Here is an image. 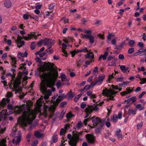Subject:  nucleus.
I'll return each instance as SVG.
<instances>
[{"label": "nucleus", "mask_w": 146, "mask_h": 146, "mask_svg": "<svg viewBox=\"0 0 146 146\" xmlns=\"http://www.w3.org/2000/svg\"><path fill=\"white\" fill-rule=\"evenodd\" d=\"M7 109L9 110V112L6 110H3L0 113V121L3 120L2 124L3 125L7 123L8 120L6 118L5 115L11 114L13 112L12 110H14L17 114L22 113V116L19 117L18 119V122L24 129L32 123L33 120L36 117V115L40 111L39 108L33 110L30 109L29 106L27 105L17 106L14 108L12 105L8 104Z\"/></svg>", "instance_id": "obj_2"}, {"label": "nucleus", "mask_w": 146, "mask_h": 146, "mask_svg": "<svg viewBox=\"0 0 146 146\" xmlns=\"http://www.w3.org/2000/svg\"><path fill=\"white\" fill-rule=\"evenodd\" d=\"M67 137L68 139L70 140L68 141L69 145L70 146H76V144L78 141V135H76L72 137L71 135L70 134H69Z\"/></svg>", "instance_id": "obj_6"}, {"label": "nucleus", "mask_w": 146, "mask_h": 146, "mask_svg": "<svg viewBox=\"0 0 146 146\" xmlns=\"http://www.w3.org/2000/svg\"><path fill=\"white\" fill-rule=\"evenodd\" d=\"M112 87L113 89H115L116 90H118L119 91H121V89L119 88H118V87L115 86L113 85H112Z\"/></svg>", "instance_id": "obj_59"}, {"label": "nucleus", "mask_w": 146, "mask_h": 146, "mask_svg": "<svg viewBox=\"0 0 146 146\" xmlns=\"http://www.w3.org/2000/svg\"><path fill=\"white\" fill-rule=\"evenodd\" d=\"M58 94H54L53 97H52V99L51 100L52 102H50V103H51L50 105L48 106L45 105L44 107V112L43 113H42L40 111H40L38 113H40V114H43L44 115L45 117L49 115L50 113H51V115H50V117H52V113L55 109L56 106V104L58 103L56 102H53V100H55V99L58 96ZM42 99L41 98L38 99L37 101V104L38 106V107L36 108L37 109L38 108H40V107L41 106L42 103Z\"/></svg>", "instance_id": "obj_3"}, {"label": "nucleus", "mask_w": 146, "mask_h": 146, "mask_svg": "<svg viewBox=\"0 0 146 146\" xmlns=\"http://www.w3.org/2000/svg\"><path fill=\"white\" fill-rule=\"evenodd\" d=\"M81 35L82 36V37L84 39L86 38L88 39L90 36V35H83L82 34Z\"/></svg>", "instance_id": "obj_44"}, {"label": "nucleus", "mask_w": 146, "mask_h": 146, "mask_svg": "<svg viewBox=\"0 0 146 146\" xmlns=\"http://www.w3.org/2000/svg\"><path fill=\"white\" fill-rule=\"evenodd\" d=\"M146 93V92L144 91L143 92L139 95L138 96V98L139 99L141 98Z\"/></svg>", "instance_id": "obj_56"}, {"label": "nucleus", "mask_w": 146, "mask_h": 146, "mask_svg": "<svg viewBox=\"0 0 146 146\" xmlns=\"http://www.w3.org/2000/svg\"><path fill=\"white\" fill-rule=\"evenodd\" d=\"M38 36V35H37L35 34V33H32L28 34L27 36H23L22 37L19 35L17 37V39L15 40V42H18V41H21V40L22 38L27 40H31L33 37L35 38H36Z\"/></svg>", "instance_id": "obj_7"}, {"label": "nucleus", "mask_w": 146, "mask_h": 146, "mask_svg": "<svg viewBox=\"0 0 146 146\" xmlns=\"http://www.w3.org/2000/svg\"><path fill=\"white\" fill-rule=\"evenodd\" d=\"M95 82L96 84V85L98 86L100 85L103 82L102 81L98 80H96L95 81Z\"/></svg>", "instance_id": "obj_55"}, {"label": "nucleus", "mask_w": 146, "mask_h": 146, "mask_svg": "<svg viewBox=\"0 0 146 146\" xmlns=\"http://www.w3.org/2000/svg\"><path fill=\"white\" fill-rule=\"evenodd\" d=\"M108 54V52L106 51L104 55H101L99 57V60H100L101 58H103V60H105L107 58Z\"/></svg>", "instance_id": "obj_21"}, {"label": "nucleus", "mask_w": 146, "mask_h": 146, "mask_svg": "<svg viewBox=\"0 0 146 146\" xmlns=\"http://www.w3.org/2000/svg\"><path fill=\"white\" fill-rule=\"evenodd\" d=\"M21 139V136L19 135L18 137L17 138V139H14L13 140V143L15 145L16 144L15 146H19V143Z\"/></svg>", "instance_id": "obj_14"}, {"label": "nucleus", "mask_w": 146, "mask_h": 146, "mask_svg": "<svg viewBox=\"0 0 146 146\" xmlns=\"http://www.w3.org/2000/svg\"><path fill=\"white\" fill-rule=\"evenodd\" d=\"M35 42H33L31 44V48L32 50H33L35 48Z\"/></svg>", "instance_id": "obj_47"}, {"label": "nucleus", "mask_w": 146, "mask_h": 146, "mask_svg": "<svg viewBox=\"0 0 146 146\" xmlns=\"http://www.w3.org/2000/svg\"><path fill=\"white\" fill-rule=\"evenodd\" d=\"M117 38H114L112 39L111 42L113 45H115Z\"/></svg>", "instance_id": "obj_45"}, {"label": "nucleus", "mask_w": 146, "mask_h": 146, "mask_svg": "<svg viewBox=\"0 0 146 146\" xmlns=\"http://www.w3.org/2000/svg\"><path fill=\"white\" fill-rule=\"evenodd\" d=\"M84 32L85 33L89 34H90V35L92 33V31L91 30H87L86 29H84Z\"/></svg>", "instance_id": "obj_58"}, {"label": "nucleus", "mask_w": 146, "mask_h": 146, "mask_svg": "<svg viewBox=\"0 0 146 146\" xmlns=\"http://www.w3.org/2000/svg\"><path fill=\"white\" fill-rule=\"evenodd\" d=\"M112 59H113L114 60H115V61H116L117 60V58H115L114 56H110L108 57L107 61H109L111 60Z\"/></svg>", "instance_id": "obj_28"}, {"label": "nucleus", "mask_w": 146, "mask_h": 146, "mask_svg": "<svg viewBox=\"0 0 146 146\" xmlns=\"http://www.w3.org/2000/svg\"><path fill=\"white\" fill-rule=\"evenodd\" d=\"M42 44H44V40H40L37 43V45L38 46H40Z\"/></svg>", "instance_id": "obj_50"}, {"label": "nucleus", "mask_w": 146, "mask_h": 146, "mask_svg": "<svg viewBox=\"0 0 146 146\" xmlns=\"http://www.w3.org/2000/svg\"><path fill=\"white\" fill-rule=\"evenodd\" d=\"M74 115L70 113H68L66 115V117L67 118H69L70 117H73Z\"/></svg>", "instance_id": "obj_52"}, {"label": "nucleus", "mask_w": 146, "mask_h": 146, "mask_svg": "<svg viewBox=\"0 0 146 146\" xmlns=\"http://www.w3.org/2000/svg\"><path fill=\"white\" fill-rule=\"evenodd\" d=\"M38 143V140H36L34 141L32 143L33 146H36Z\"/></svg>", "instance_id": "obj_60"}, {"label": "nucleus", "mask_w": 146, "mask_h": 146, "mask_svg": "<svg viewBox=\"0 0 146 146\" xmlns=\"http://www.w3.org/2000/svg\"><path fill=\"white\" fill-rule=\"evenodd\" d=\"M122 116V113L121 112L119 111L118 113L117 117L118 119H121Z\"/></svg>", "instance_id": "obj_40"}, {"label": "nucleus", "mask_w": 146, "mask_h": 146, "mask_svg": "<svg viewBox=\"0 0 146 146\" xmlns=\"http://www.w3.org/2000/svg\"><path fill=\"white\" fill-rule=\"evenodd\" d=\"M35 135L37 138H40L42 136V134L38 131H36L35 133Z\"/></svg>", "instance_id": "obj_30"}, {"label": "nucleus", "mask_w": 146, "mask_h": 146, "mask_svg": "<svg viewBox=\"0 0 146 146\" xmlns=\"http://www.w3.org/2000/svg\"><path fill=\"white\" fill-rule=\"evenodd\" d=\"M58 140L57 135L54 134L52 138L51 141L54 143L56 142Z\"/></svg>", "instance_id": "obj_27"}, {"label": "nucleus", "mask_w": 146, "mask_h": 146, "mask_svg": "<svg viewBox=\"0 0 146 146\" xmlns=\"http://www.w3.org/2000/svg\"><path fill=\"white\" fill-rule=\"evenodd\" d=\"M6 76V77H9L11 79V84L9 86V87L11 89H13V90H15L16 92H19V88H15L13 87L12 84H14L15 80L13 81V80L15 78V75H13V74L9 73L7 74Z\"/></svg>", "instance_id": "obj_8"}, {"label": "nucleus", "mask_w": 146, "mask_h": 146, "mask_svg": "<svg viewBox=\"0 0 146 146\" xmlns=\"http://www.w3.org/2000/svg\"><path fill=\"white\" fill-rule=\"evenodd\" d=\"M12 96V94L11 92H8L6 95L7 98H3L1 101L0 102V108L2 109L6 104L9 102L10 100L8 98L11 97Z\"/></svg>", "instance_id": "obj_9"}, {"label": "nucleus", "mask_w": 146, "mask_h": 146, "mask_svg": "<svg viewBox=\"0 0 146 146\" xmlns=\"http://www.w3.org/2000/svg\"><path fill=\"white\" fill-rule=\"evenodd\" d=\"M65 132V130L64 128H62L60 129V135H64Z\"/></svg>", "instance_id": "obj_41"}, {"label": "nucleus", "mask_w": 146, "mask_h": 146, "mask_svg": "<svg viewBox=\"0 0 146 146\" xmlns=\"http://www.w3.org/2000/svg\"><path fill=\"white\" fill-rule=\"evenodd\" d=\"M118 58L120 60H122L124 59V55L122 54H120L118 56Z\"/></svg>", "instance_id": "obj_61"}, {"label": "nucleus", "mask_w": 146, "mask_h": 146, "mask_svg": "<svg viewBox=\"0 0 146 146\" xmlns=\"http://www.w3.org/2000/svg\"><path fill=\"white\" fill-rule=\"evenodd\" d=\"M65 112H66V110H63L62 112H61V113L59 117V118L60 119H62L65 113Z\"/></svg>", "instance_id": "obj_46"}, {"label": "nucleus", "mask_w": 146, "mask_h": 146, "mask_svg": "<svg viewBox=\"0 0 146 146\" xmlns=\"http://www.w3.org/2000/svg\"><path fill=\"white\" fill-rule=\"evenodd\" d=\"M85 56L87 58H89L90 59L92 58H94V55L91 52H88V53L86 54Z\"/></svg>", "instance_id": "obj_23"}, {"label": "nucleus", "mask_w": 146, "mask_h": 146, "mask_svg": "<svg viewBox=\"0 0 146 146\" xmlns=\"http://www.w3.org/2000/svg\"><path fill=\"white\" fill-rule=\"evenodd\" d=\"M92 121L94 125L96 126L100 122V119L99 118L94 117L92 118Z\"/></svg>", "instance_id": "obj_16"}, {"label": "nucleus", "mask_w": 146, "mask_h": 146, "mask_svg": "<svg viewBox=\"0 0 146 146\" xmlns=\"http://www.w3.org/2000/svg\"><path fill=\"white\" fill-rule=\"evenodd\" d=\"M78 52H78V50L77 51L75 50L71 52V54L72 56H74L75 55V54Z\"/></svg>", "instance_id": "obj_53"}, {"label": "nucleus", "mask_w": 146, "mask_h": 146, "mask_svg": "<svg viewBox=\"0 0 146 146\" xmlns=\"http://www.w3.org/2000/svg\"><path fill=\"white\" fill-rule=\"evenodd\" d=\"M134 51V49L133 48H129L128 50V53L129 54H131Z\"/></svg>", "instance_id": "obj_51"}, {"label": "nucleus", "mask_w": 146, "mask_h": 146, "mask_svg": "<svg viewBox=\"0 0 146 146\" xmlns=\"http://www.w3.org/2000/svg\"><path fill=\"white\" fill-rule=\"evenodd\" d=\"M65 141L64 139H62L61 140V143L60 146H65L66 143H65Z\"/></svg>", "instance_id": "obj_57"}, {"label": "nucleus", "mask_w": 146, "mask_h": 146, "mask_svg": "<svg viewBox=\"0 0 146 146\" xmlns=\"http://www.w3.org/2000/svg\"><path fill=\"white\" fill-rule=\"evenodd\" d=\"M99 110L98 107L96 106H89L86 109V114L84 116V118H87L89 116V114L92 111H97Z\"/></svg>", "instance_id": "obj_10"}, {"label": "nucleus", "mask_w": 146, "mask_h": 146, "mask_svg": "<svg viewBox=\"0 0 146 146\" xmlns=\"http://www.w3.org/2000/svg\"><path fill=\"white\" fill-rule=\"evenodd\" d=\"M126 91H124L120 93L121 95L122 96H124L127 94L132 93L133 92L132 88L131 89L130 88L128 87L126 88Z\"/></svg>", "instance_id": "obj_13"}, {"label": "nucleus", "mask_w": 146, "mask_h": 146, "mask_svg": "<svg viewBox=\"0 0 146 146\" xmlns=\"http://www.w3.org/2000/svg\"><path fill=\"white\" fill-rule=\"evenodd\" d=\"M118 119L117 115L116 114H115L113 115V118H111V120L113 123H115L117 121Z\"/></svg>", "instance_id": "obj_32"}, {"label": "nucleus", "mask_w": 146, "mask_h": 146, "mask_svg": "<svg viewBox=\"0 0 146 146\" xmlns=\"http://www.w3.org/2000/svg\"><path fill=\"white\" fill-rule=\"evenodd\" d=\"M5 139L1 140L0 141V146H6L5 144Z\"/></svg>", "instance_id": "obj_35"}, {"label": "nucleus", "mask_w": 146, "mask_h": 146, "mask_svg": "<svg viewBox=\"0 0 146 146\" xmlns=\"http://www.w3.org/2000/svg\"><path fill=\"white\" fill-rule=\"evenodd\" d=\"M96 96L94 94H92L90 97L91 98L93 99V102L97 103V102L96 100H95L94 99L96 98Z\"/></svg>", "instance_id": "obj_43"}, {"label": "nucleus", "mask_w": 146, "mask_h": 146, "mask_svg": "<svg viewBox=\"0 0 146 146\" xmlns=\"http://www.w3.org/2000/svg\"><path fill=\"white\" fill-rule=\"evenodd\" d=\"M60 76L62 81L65 80L66 79V76L64 74H61Z\"/></svg>", "instance_id": "obj_49"}, {"label": "nucleus", "mask_w": 146, "mask_h": 146, "mask_svg": "<svg viewBox=\"0 0 146 146\" xmlns=\"http://www.w3.org/2000/svg\"><path fill=\"white\" fill-rule=\"evenodd\" d=\"M118 92H115L112 90H108L106 88L103 90L102 94L103 96L109 98L111 100H114V96Z\"/></svg>", "instance_id": "obj_5"}, {"label": "nucleus", "mask_w": 146, "mask_h": 146, "mask_svg": "<svg viewBox=\"0 0 146 146\" xmlns=\"http://www.w3.org/2000/svg\"><path fill=\"white\" fill-rule=\"evenodd\" d=\"M82 123L80 121L77 124V127L78 128H80L81 127V126H82Z\"/></svg>", "instance_id": "obj_62"}, {"label": "nucleus", "mask_w": 146, "mask_h": 146, "mask_svg": "<svg viewBox=\"0 0 146 146\" xmlns=\"http://www.w3.org/2000/svg\"><path fill=\"white\" fill-rule=\"evenodd\" d=\"M88 52V51L86 48H84L83 49L81 50H78V52Z\"/></svg>", "instance_id": "obj_42"}, {"label": "nucleus", "mask_w": 146, "mask_h": 146, "mask_svg": "<svg viewBox=\"0 0 146 146\" xmlns=\"http://www.w3.org/2000/svg\"><path fill=\"white\" fill-rule=\"evenodd\" d=\"M120 68L122 71L123 72H125L129 69L128 67H126L125 65H119Z\"/></svg>", "instance_id": "obj_22"}, {"label": "nucleus", "mask_w": 146, "mask_h": 146, "mask_svg": "<svg viewBox=\"0 0 146 146\" xmlns=\"http://www.w3.org/2000/svg\"><path fill=\"white\" fill-rule=\"evenodd\" d=\"M91 88L90 86V85L88 84L86 85L84 88L82 90V91H83L84 90H89L90 88Z\"/></svg>", "instance_id": "obj_39"}, {"label": "nucleus", "mask_w": 146, "mask_h": 146, "mask_svg": "<svg viewBox=\"0 0 146 146\" xmlns=\"http://www.w3.org/2000/svg\"><path fill=\"white\" fill-rule=\"evenodd\" d=\"M12 5L10 0H6L4 2V5L7 8H10Z\"/></svg>", "instance_id": "obj_19"}, {"label": "nucleus", "mask_w": 146, "mask_h": 146, "mask_svg": "<svg viewBox=\"0 0 146 146\" xmlns=\"http://www.w3.org/2000/svg\"><path fill=\"white\" fill-rule=\"evenodd\" d=\"M67 94L68 96V99L70 100L71 99L73 98L74 96V94L72 93L71 91H70L67 93Z\"/></svg>", "instance_id": "obj_26"}, {"label": "nucleus", "mask_w": 146, "mask_h": 146, "mask_svg": "<svg viewBox=\"0 0 146 146\" xmlns=\"http://www.w3.org/2000/svg\"><path fill=\"white\" fill-rule=\"evenodd\" d=\"M86 137L89 143H92L94 142L95 138L92 135L87 134L86 135Z\"/></svg>", "instance_id": "obj_12"}, {"label": "nucleus", "mask_w": 146, "mask_h": 146, "mask_svg": "<svg viewBox=\"0 0 146 146\" xmlns=\"http://www.w3.org/2000/svg\"><path fill=\"white\" fill-rule=\"evenodd\" d=\"M36 62L40 64V68L38 70L41 78L40 91L44 96V98L46 100L52 94V92H54L55 89L53 87L56 78L57 77L58 72L54 68V64L48 62L43 63L41 59L38 57L35 59Z\"/></svg>", "instance_id": "obj_1"}, {"label": "nucleus", "mask_w": 146, "mask_h": 146, "mask_svg": "<svg viewBox=\"0 0 146 146\" xmlns=\"http://www.w3.org/2000/svg\"><path fill=\"white\" fill-rule=\"evenodd\" d=\"M9 57L12 61V64L14 65L16 63V58L12 56L11 55H10Z\"/></svg>", "instance_id": "obj_31"}, {"label": "nucleus", "mask_w": 146, "mask_h": 146, "mask_svg": "<svg viewBox=\"0 0 146 146\" xmlns=\"http://www.w3.org/2000/svg\"><path fill=\"white\" fill-rule=\"evenodd\" d=\"M144 108V106H142L141 104H137L136 106L135 109L137 110L139 109V110H142Z\"/></svg>", "instance_id": "obj_24"}, {"label": "nucleus", "mask_w": 146, "mask_h": 146, "mask_svg": "<svg viewBox=\"0 0 146 146\" xmlns=\"http://www.w3.org/2000/svg\"><path fill=\"white\" fill-rule=\"evenodd\" d=\"M82 94H80L76 96L74 98V101L76 102L80 98Z\"/></svg>", "instance_id": "obj_38"}, {"label": "nucleus", "mask_w": 146, "mask_h": 146, "mask_svg": "<svg viewBox=\"0 0 146 146\" xmlns=\"http://www.w3.org/2000/svg\"><path fill=\"white\" fill-rule=\"evenodd\" d=\"M136 109L129 108L128 109V114L129 115H135L136 114Z\"/></svg>", "instance_id": "obj_15"}, {"label": "nucleus", "mask_w": 146, "mask_h": 146, "mask_svg": "<svg viewBox=\"0 0 146 146\" xmlns=\"http://www.w3.org/2000/svg\"><path fill=\"white\" fill-rule=\"evenodd\" d=\"M23 17L25 20H27L29 19V17L28 15L27 14L23 15Z\"/></svg>", "instance_id": "obj_63"}, {"label": "nucleus", "mask_w": 146, "mask_h": 146, "mask_svg": "<svg viewBox=\"0 0 146 146\" xmlns=\"http://www.w3.org/2000/svg\"><path fill=\"white\" fill-rule=\"evenodd\" d=\"M143 123L141 122L140 123H138L137 125V127L138 129H140L142 126Z\"/></svg>", "instance_id": "obj_48"}, {"label": "nucleus", "mask_w": 146, "mask_h": 146, "mask_svg": "<svg viewBox=\"0 0 146 146\" xmlns=\"http://www.w3.org/2000/svg\"><path fill=\"white\" fill-rule=\"evenodd\" d=\"M55 43L53 39H49L48 38H45L44 39V45H46L48 47L51 46Z\"/></svg>", "instance_id": "obj_11"}, {"label": "nucleus", "mask_w": 146, "mask_h": 146, "mask_svg": "<svg viewBox=\"0 0 146 146\" xmlns=\"http://www.w3.org/2000/svg\"><path fill=\"white\" fill-rule=\"evenodd\" d=\"M86 106V104L84 102H83L82 103L80 106L81 108H84Z\"/></svg>", "instance_id": "obj_64"}, {"label": "nucleus", "mask_w": 146, "mask_h": 146, "mask_svg": "<svg viewBox=\"0 0 146 146\" xmlns=\"http://www.w3.org/2000/svg\"><path fill=\"white\" fill-rule=\"evenodd\" d=\"M88 39H89V42L91 44H92L94 43V38L93 36L91 35H90L89 38Z\"/></svg>", "instance_id": "obj_33"}, {"label": "nucleus", "mask_w": 146, "mask_h": 146, "mask_svg": "<svg viewBox=\"0 0 146 146\" xmlns=\"http://www.w3.org/2000/svg\"><path fill=\"white\" fill-rule=\"evenodd\" d=\"M121 130L120 129H118L115 132V135L118 138L122 139V135L120 133Z\"/></svg>", "instance_id": "obj_20"}, {"label": "nucleus", "mask_w": 146, "mask_h": 146, "mask_svg": "<svg viewBox=\"0 0 146 146\" xmlns=\"http://www.w3.org/2000/svg\"><path fill=\"white\" fill-rule=\"evenodd\" d=\"M56 5L55 3H53L51 4L49 7V9L50 10H52L53 9L54 7Z\"/></svg>", "instance_id": "obj_54"}, {"label": "nucleus", "mask_w": 146, "mask_h": 146, "mask_svg": "<svg viewBox=\"0 0 146 146\" xmlns=\"http://www.w3.org/2000/svg\"><path fill=\"white\" fill-rule=\"evenodd\" d=\"M27 74V70L25 68L21 75L16 78L14 84H12L13 87L17 88H19V90H20V88L19 87V85L21 83V78H22L24 82L28 78L27 76H26Z\"/></svg>", "instance_id": "obj_4"}, {"label": "nucleus", "mask_w": 146, "mask_h": 146, "mask_svg": "<svg viewBox=\"0 0 146 146\" xmlns=\"http://www.w3.org/2000/svg\"><path fill=\"white\" fill-rule=\"evenodd\" d=\"M18 45L17 47L20 48L22 46L25 44V42L23 41H20L18 42H16Z\"/></svg>", "instance_id": "obj_29"}, {"label": "nucleus", "mask_w": 146, "mask_h": 146, "mask_svg": "<svg viewBox=\"0 0 146 146\" xmlns=\"http://www.w3.org/2000/svg\"><path fill=\"white\" fill-rule=\"evenodd\" d=\"M28 55V54L27 52L25 51L24 53H23L22 52H19L17 54V57L18 58H20L21 57H26Z\"/></svg>", "instance_id": "obj_17"}, {"label": "nucleus", "mask_w": 146, "mask_h": 146, "mask_svg": "<svg viewBox=\"0 0 146 146\" xmlns=\"http://www.w3.org/2000/svg\"><path fill=\"white\" fill-rule=\"evenodd\" d=\"M105 76V75L104 74H100L98 76V80L103 82Z\"/></svg>", "instance_id": "obj_34"}, {"label": "nucleus", "mask_w": 146, "mask_h": 146, "mask_svg": "<svg viewBox=\"0 0 146 146\" xmlns=\"http://www.w3.org/2000/svg\"><path fill=\"white\" fill-rule=\"evenodd\" d=\"M66 95L64 94H62L60 95L56 100L57 103H58L61 100L65 98Z\"/></svg>", "instance_id": "obj_18"}, {"label": "nucleus", "mask_w": 146, "mask_h": 146, "mask_svg": "<svg viewBox=\"0 0 146 146\" xmlns=\"http://www.w3.org/2000/svg\"><path fill=\"white\" fill-rule=\"evenodd\" d=\"M51 46H49V47L45 51L46 54H50L53 52V50L52 49H51Z\"/></svg>", "instance_id": "obj_25"}, {"label": "nucleus", "mask_w": 146, "mask_h": 146, "mask_svg": "<svg viewBox=\"0 0 146 146\" xmlns=\"http://www.w3.org/2000/svg\"><path fill=\"white\" fill-rule=\"evenodd\" d=\"M136 100V98L135 97H132L127 100V102L132 101V102H135Z\"/></svg>", "instance_id": "obj_36"}, {"label": "nucleus", "mask_w": 146, "mask_h": 146, "mask_svg": "<svg viewBox=\"0 0 146 146\" xmlns=\"http://www.w3.org/2000/svg\"><path fill=\"white\" fill-rule=\"evenodd\" d=\"M135 43V42L134 40H130L128 42V44L131 47H133Z\"/></svg>", "instance_id": "obj_37"}]
</instances>
